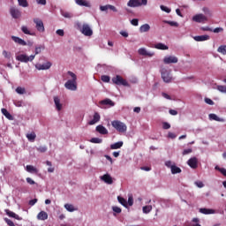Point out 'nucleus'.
<instances>
[{
    "label": "nucleus",
    "mask_w": 226,
    "mask_h": 226,
    "mask_svg": "<svg viewBox=\"0 0 226 226\" xmlns=\"http://www.w3.org/2000/svg\"><path fill=\"white\" fill-rule=\"evenodd\" d=\"M191 153H193V150L192 148L185 149L182 153L183 156H186V154H190Z\"/></svg>",
    "instance_id": "09e8293b"
},
{
    "label": "nucleus",
    "mask_w": 226,
    "mask_h": 226,
    "mask_svg": "<svg viewBox=\"0 0 226 226\" xmlns=\"http://www.w3.org/2000/svg\"><path fill=\"white\" fill-rule=\"evenodd\" d=\"M37 218L39 220H42L45 221L49 218V214H47V212L45 211H41L38 215H37Z\"/></svg>",
    "instance_id": "cd10ccee"
},
{
    "label": "nucleus",
    "mask_w": 226,
    "mask_h": 226,
    "mask_svg": "<svg viewBox=\"0 0 226 226\" xmlns=\"http://www.w3.org/2000/svg\"><path fill=\"white\" fill-rule=\"evenodd\" d=\"M178 59L177 56H168L163 58L164 64H171L177 63Z\"/></svg>",
    "instance_id": "4468645a"
},
{
    "label": "nucleus",
    "mask_w": 226,
    "mask_h": 226,
    "mask_svg": "<svg viewBox=\"0 0 226 226\" xmlns=\"http://www.w3.org/2000/svg\"><path fill=\"white\" fill-rule=\"evenodd\" d=\"M101 181H103L106 185H112L114 183V180L110 174L106 173L103 176L100 177Z\"/></svg>",
    "instance_id": "ddd939ff"
},
{
    "label": "nucleus",
    "mask_w": 226,
    "mask_h": 226,
    "mask_svg": "<svg viewBox=\"0 0 226 226\" xmlns=\"http://www.w3.org/2000/svg\"><path fill=\"white\" fill-rule=\"evenodd\" d=\"M109 10H111V11H114L115 13H117V8L112 4H109Z\"/></svg>",
    "instance_id": "bf43d9fd"
},
{
    "label": "nucleus",
    "mask_w": 226,
    "mask_h": 226,
    "mask_svg": "<svg viewBox=\"0 0 226 226\" xmlns=\"http://www.w3.org/2000/svg\"><path fill=\"white\" fill-rule=\"evenodd\" d=\"M117 200H118L119 204L124 206V207H128V201H126V200H124V198L118 196Z\"/></svg>",
    "instance_id": "c9c22d12"
},
{
    "label": "nucleus",
    "mask_w": 226,
    "mask_h": 226,
    "mask_svg": "<svg viewBox=\"0 0 226 226\" xmlns=\"http://www.w3.org/2000/svg\"><path fill=\"white\" fill-rule=\"evenodd\" d=\"M64 207L69 213H73V211L77 210L73 205L68 203L64 205Z\"/></svg>",
    "instance_id": "4c0bfd02"
},
{
    "label": "nucleus",
    "mask_w": 226,
    "mask_h": 226,
    "mask_svg": "<svg viewBox=\"0 0 226 226\" xmlns=\"http://www.w3.org/2000/svg\"><path fill=\"white\" fill-rule=\"evenodd\" d=\"M192 21L198 24H204V22H207V17L202 13L196 14L192 17Z\"/></svg>",
    "instance_id": "9d476101"
},
{
    "label": "nucleus",
    "mask_w": 226,
    "mask_h": 226,
    "mask_svg": "<svg viewBox=\"0 0 226 226\" xmlns=\"http://www.w3.org/2000/svg\"><path fill=\"white\" fill-rule=\"evenodd\" d=\"M200 29H201V31H210V33L213 32V28H211L209 26H201Z\"/></svg>",
    "instance_id": "680f3d73"
},
{
    "label": "nucleus",
    "mask_w": 226,
    "mask_h": 226,
    "mask_svg": "<svg viewBox=\"0 0 226 226\" xmlns=\"http://www.w3.org/2000/svg\"><path fill=\"white\" fill-rule=\"evenodd\" d=\"M208 119L210 121H217L218 123H224L225 119L220 118V117L216 116V114L211 113L208 115Z\"/></svg>",
    "instance_id": "4be33fe9"
},
{
    "label": "nucleus",
    "mask_w": 226,
    "mask_h": 226,
    "mask_svg": "<svg viewBox=\"0 0 226 226\" xmlns=\"http://www.w3.org/2000/svg\"><path fill=\"white\" fill-rule=\"evenodd\" d=\"M217 52L219 54H222V56H226V45H221L217 49Z\"/></svg>",
    "instance_id": "e433bc0d"
},
{
    "label": "nucleus",
    "mask_w": 226,
    "mask_h": 226,
    "mask_svg": "<svg viewBox=\"0 0 226 226\" xmlns=\"http://www.w3.org/2000/svg\"><path fill=\"white\" fill-rule=\"evenodd\" d=\"M123 141H118L110 145V149H121L123 146Z\"/></svg>",
    "instance_id": "473e14b6"
},
{
    "label": "nucleus",
    "mask_w": 226,
    "mask_h": 226,
    "mask_svg": "<svg viewBox=\"0 0 226 226\" xmlns=\"http://www.w3.org/2000/svg\"><path fill=\"white\" fill-rule=\"evenodd\" d=\"M217 89H218V91H220V93H224L226 94V87L225 86H218Z\"/></svg>",
    "instance_id": "3c124183"
},
{
    "label": "nucleus",
    "mask_w": 226,
    "mask_h": 226,
    "mask_svg": "<svg viewBox=\"0 0 226 226\" xmlns=\"http://www.w3.org/2000/svg\"><path fill=\"white\" fill-rule=\"evenodd\" d=\"M202 11L205 13V15H207V17H213V11L209 10L207 7H203Z\"/></svg>",
    "instance_id": "79ce46f5"
},
{
    "label": "nucleus",
    "mask_w": 226,
    "mask_h": 226,
    "mask_svg": "<svg viewBox=\"0 0 226 226\" xmlns=\"http://www.w3.org/2000/svg\"><path fill=\"white\" fill-rule=\"evenodd\" d=\"M112 211L114 213H116L117 215H120L122 210H121V207H112Z\"/></svg>",
    "instance_id": "de8ad7c7"
},
{
    "label": "nucleus",
    "mask_w": 226,
    "mask_h": 226,
    "mask_svg": "<svg viewBox=\"0 0 226 226\" xmlns=\"http://www.w3.org/2000/svg\"><path fill=\"white\" fill-rule=\"evenodd\" d=\"M132 26H139V19H133L131 20Z\"/></svg>",
    "instance_id": "e2e57ef3"
},
{
    "label": "nucleus",
    "mask_w": 226,
    "mask_h": 226,
    "mask_svg": "<svg viewBox=\"0 0 226 226\" xmlns=\"http://www.w3.org/2000/svg\"><path fill=\"white\" fill-rule=\"evenodd\" d=\"M212 33H223V28L222 27H216L215 29H212Z\"/></svg>",
    "instance_id": "6e6d98bb"
},
{
    "label": "nucleus",
    "mask_w": 226,
    "mask_h": 226,
    "mask_svg": "<svg viewBox=\"0 0 226 226\" xmlns=\"http://www.w3.org/2000/svg\"><path fill=\"white\" fill-rule=\"evenodd\" d=\"M26 170L29 172V174H38V169L33 165H26Z\"/></svg>",
    "instance_id": "393cba45"
},
{
    "label": "nucleus",
    "mask_w": 226,
    "mask_h": 226,
    "mask_svg": "<svg viewBox=\"0 0 226 226\" xmlns=\"http://www.w3.org/2000/svg\"><path fill=\"white\" fill-rule=\"evenodd\" d=\"M39 153H47V146H41L36 148Z\"/></svg>",
    "instance_id": "a18cd8bd"
},
{
    "label": "nucleus",
    "mask_w": 226,
    "mask_h": 226,
    "mask_svg": "<svg viewBox=\"0 0 226 226\" xmlns=\"http://www.w3.org/2000/svg\"><path fill=\"white\" fill-rule=\"evenodd\" d=\"M100 119H102L100 113L94 112L93 118L88 122V124L90 126H93V124H96V123H100Z\"/></svg>",
    "instance_id": "dca6fc26"
},
{
    "label": "nucleus",
    "mask_w": 226,
    "mask_h": 226,
    "mask_svg": "<svg viewBox=\"0 0 226 226\" xmlns=\"http://www.w3.org/2000/svg\"><path fill=\"white\" fill-rule=\"evenodd\" d=\"M34 57H36V55H31L30 56H27L26 54H21L16 56L17 61H20V63H29L34 61Z\"/></svg>",
    "instance_id": "6e6552de"
},
{
    "label": "nucleus",
    "mask_w": 226,
    "mask_h": 226,
    "mask_svg": "<svg viewBox=\"0 0 226 226\" xmlns=\"http://www.w3.org/2000/svg\"><path fill=\"white\" fill-rule=\"evenodd\" d=\"M161 77L166 84H170L174 80L172 77V70L169 67H161L160 70Z\"/></svg>",
    "instance_id": "7ed1b4c3"
},
{
    "label": "nucleus",
    "mask_w": 226,
    "mask_h": 226,
    "mask_svg": "<svg viewBox=\"0 0 226 226\" xmlns=\"http://www.w3.org/2000/svg\"><path fill=\"white\" fill-rule=\"evenodd\" d=\"M205 103H207V105H215V102H213V100L209 98H205Z\"/></svg>",
    "instance_id": "4d7b16f0"
},
{
    "label": "nucleus",
    "mask_w": 226,
    "mask_h": 226,
    "mask_svg": "<svg viewBox=\"0 0 226 226\" xmlns=\"http://www.w3.org/2000/svg\"><path fill=\"white\" fill-rule=\"evenodd\" d=\"M100 10H101V11H107V10H109V4L101 5Z\"/></svg>",
    "instance_id": "052dcab7"
},
{
    "label": "nucleus",
    "mask_w": 226,
    "mask_h": 226,
    "mask_svg": "<svg viewBox=\"0 0 226 226\" xmlns=\"http://www.w3.org/2000/svg\"><path fill=\"white\" fill-rule=\"evenodd\" d=\"M162 128H163V130H170V124H169L168 122H163L162 123Z\"/></svg>",
    "instance_id": "5fc2aeb1"
},
{
    "label": "nucleus",
    "mask_w": 226,
    "mask_h": 226,
    "mask_svg": "<svg viewBox=\"0 0 226 226\" xmlns=\"http://www.w3.org/2000/svg\"><path fill=\"white\" fill-rule=\"evenodd\" d=\"M101 80H102V82H110V77L107 75H102L101 77Z\"/></svg>",
    "instance_id": "49530a36"
},
{
    "label": "nucleus",
    "mask_w": 226,
    "mask_h": 226,
    "mask_svg": "<svg viewBox=\"0 0 226 226\" xmlns=\"http://www.w3.org/2000/svg\"><path fill=\"white\" fill-rule=\"evenodd\" d=\"M164 24H169V26H171V27H179V23L176 21H169V20H164Z\"/></svg>",
    "instance_id": "a19ab883"
},
{
    "label": "nucleus",
    "mask_w": 226,
    "mask_h": 226,
    "mask_svg": "<svg viewBox=\"0 0 226 226\" xmlns=\"http://www.w3.org/2000/svg\"><path fill=\"white\" fill-rule=\"evenodd\" d=\"M161 10L166 13H170V9L165 5H161Z\"/></svg>",
    "instance_id": "603ef678"
},
{
    "label": "nucleus",
    "mask_w": 226,
    "mask_h": 226,
    "mask_svg": "<svg viewBox=\"0 0 226 226\" xmlns=\"http://www.w3.org/2000/svg\"><path fill=\"white\" fill-rule=\"evenodd\" d=\"M67 75H70L71 79L64 83L65 89H68V91H77V74L69 71Z\"/></svg>",
    "instance_id": "f03ea898"
},
{
    "label": "nucleus",
    "mask_w": 226,
    "mask_h": 226,
    "mask_svg": "<svg viewBox=\"0 0 226 226\" xmlns=\"http://www.w3.org/2000/svg\"><path fill=\"white\" fill-rule=\"evenodd\" d=\"M26 183H28V185H36V182H34L31 177H26Z\"/></svg>",
    "instance_id": "338daca9"
},
{
    "label": "nucleus",
    "mask_w": 226,
    "mask_h": 226,
    "mask_svg": "<svg viewBox=\"0 0 226 226\" xmlns=\"http://www.w3.org/2000/svg\"><path fill=\"white\" fill-rule=\"evenodd\" d=\"M52 66V63L46 62L44 64H37L35 65L36 70L41 71V70H50V67Z\"/></svg>",
    "instance_id": "2eb2a0df"
},
{
    "label": "nucleus",
    "mask_w": 226,
    "mask_h": 226,
    "mask_svg": "<svg viewBox=\"0 0 226 226\" xmlns=\"http://www.w3.org/2000/svg\"><path fill=\"white\" fill-rule=\"evenodd\" d=\"M139 56H144L145 57H153L154 52L147 50L146 48H139L138 49Z\"/></svg>",
    "instance_id": "9b49d317"
},
{
    "label": "nucleus",
    "mask_w": 226,
    "mask_h": 226,
    "mask_svg": "<svg viewBox=\"0 0 226 226\" xmlns=\"http://www.w3.org/2000/svg\"><path fill=\"white\" fill-rule=\"evenodd\" d=\"M95 131L98 132L101 135H107L109 134V130L105 128V126L99 124L96 126Z\"/></svg>",
    "instance_id": "aec40b11"
},
{
    "label": "nucleus",
    "mask_w": 226,
    "mask_h": 226,
    "mask_svg": "<svg viewBox=\"0 0 226 226\" xmlns=\"http://www.w3.org/2000/svg\"><path fill=\"white\" fill-rule=\"evenodd\" d=\"M199 212L201 213V215H216V210L213 208H200Z\"/></svg>",
    "instance_id": "6ab92c4d"
},
{
    "label": "nucleus",
    "mask_w": 226,
    "mask_h": 226,
    "mask_svg": "<svg viewBox=\"0 0 226 226\" xmlns=\"http://www.w3.org/2000/svg\"><path fill=\"white\" fill-rule=\"evenodd\" d=\"M75 3L78 6H84L85 8H91L93 6L88 0H75Z\"/></svg>",
    "instance_id": "f3484780"
},
{
    "label": "nucleus",
    "mask_w": 226,
    "mask_h": 226,
    "mask_svg": "<svg viewBox=\"0 0 226 226\" xmlns=\"http://www.w3.org/2000/svg\"><path fill=\"white\" fill-rule=\"evenodd\" d=\"M10 14L12 17V19H20V17H22V12L17 7H11Z\"/></svg>",
    "instance_id": "f8f14e48"
},
{
    "label": "nucleus",
    "mask_w": 226,
    "mask_h": 226,
    "mask_svg": "<svg viewBox=\"0 0 226 226\" xmlns=\"http://www.w3.org/2000/svg\"><path fill=\"white\" fill-rule=\"evenodd\" d=\"M33 20L35 24V29L39 33H45V25H43V20H41L40 18H35Z\"/></svg>",
    "instance_id": "1a4fd4ad"
},
{
    "label": "nucleus",
    "mask_w": 226,
    "mask_h": 226,
    "mask_svg": "<svg viewBox=\"0 0 226 226\" xmlns=\"http://www.w3.org/2000/svg\"><path fill=\"white\" fill-rule=\"evenodd\" d=\"M154 49H157L158 50H169V46H167L162 42H159L154 45Z\"/></svg>",
    "instance_id": "c85d7f7f"
},
{
    "label": "nucleus",
    "mask_w": 226,
    "mask_h": 226,
    "mask_svg": "<svg viewBox=\"0 0 226 226\" xmlns=\"http://www.w3.org/2000/svg\"><path fill=\"white\" fill-rule=\"evenodd\" d=\"M26 137L29 142H34V140H36V132H28L26 133Z\"/></svg>",
    "instance_id": "a878e982"
},
{
    "label": "nucleus",
    "mask_w": 226,
    "mask_h": 226,
    "mask_svg": "<svg viewBox=\"0 0 226 226\" xmlns=\"http://www.w3.org/2000/svg\"><path fill=\"white\" fill-rule=\"evenodd\" d=\"M90 142L92 144H102V142H103V139H100V138H92L90 139Z\"/></svg>",
    "instance_id": "37998d69"
},
{
    "label": "nucleus",
    "mask_w": 226,
    "mask_h": 226,
    "mask_svg": "<svg viewBox=\"0 0 226 226\" xmlns=\"http://www.w3.org/2000/svg\"><path fill=\"white\" fill-rule=\"evenodd\" d=\"M19 6H21L22 8H27L29 6V3H27V0H18Z\"/></svg>",
    "instance_id": "ea45409f"
},
{
    "label": "nucleus",
    "mask_w": 226,
    "mask_h": 226,
    "mask_svg": "<svg viewBox=\"0 0 226 226\" xmlns=\"http://www.w3.org/2000/svg\"><path fill=\"white\" fill-rule=\"evenodd\" d=\"M129 8H139L140 6H147V0H129L127 3Z\"/></svg>",
    "instance_id": "423d86ee"
},
{
    "label": "nucleus",
    "mask_w": 226,
    "mask_h": 226,
    "mask_svg": "<svg viewBox=\"0 0 226 226\" xmlns=\"http://www.w3.org/2000/svg\"><path fill=\"white\" fill-rule=\"evenodd\" d=\"M11 40H13L15 43H18L19 45H22V47H26V45H27V42H26V41H24L23 39H20V37L12 35Z\"/></svg>",
    "instance_id": "412c9836"
},
{
    "label": "nucleus",
    "mask_w": 226,
    "mask_h": 226,
    "mask_svg": "<svg viewBox=\"0 0 226 226\" xmlns=\"http://www.w3.org/2000/svg\"><path fill=\"white\" fill-rule=\"evenodd\" d=\"M38 54H41V46L35 47V56H38Z\"/></svg>",
    "instance_id": "69168bd1"
},
{
    "label": "nucleus",
    "mask_w": 226,
    "mask_h": 226,
    "mask_svg": "<svg viewBox=\"0 0 226 226\" xmlns=\"http://www.w3.org/2000/svg\"><path fill=\"white\" fill-rule=\"evenodd\" d=\"M150 29L151 26H149V24H144L139 27V33H148Z\"/></svg>",
    "instance_id": "c756f323"
},
{
    "label": "nucleus",
    "mask_w": 226,
    "mask_h": 226,
    "mask_svg": "<svg viewBox=\"0 0 226 226\" xmlns=\"http://www.w3.org/2000/svg\"><path fill=\"white\" fill-rule=\"evenodd\" d=\"M187 164L189 165V167H191V169H197L199 165V161L197 160V157H192L187 161Z\"/></svg>",
    "instance_id": "a211bd4d"
},
{
    "label": "nucleus",
    "mask_w": 226,
    "mask_h": 226,
    "mask_svg": "<svg viewBox=\"0 0 226 226\" xmlns=\"http://www.w3.org/2000/svg\"><path fill=\"white\" fill-rule=\"evenodd\" d=\"M165 167H167L168 169H170V172L173 175L176 174H181V172H183V170H181V168L177 167L176 165V162H172V161H166L164 163Z\"/></svg>",
    "instance_id": "39448f33"
},
{
    "label": "nucleus",
    "mask_w": 226,
    "mask_h": 226,
    "mask_svg": "<svg viewBox=\"0 0 226 226\" xmlns=\"http://www.w3.org/2000/svg\"><path fill=\"white\" fill-rule=\"evenodd\" d=\"M127 206H133V196L128 197Z\"/></svg>",
    "instance_id": "864d4df0"
},
{
    "label": "nucleus",
    "mask_w": 226,
    "mask_h": 226,
    "mask_svg": "<svg viewBox=\"0 0 226 226\" xmlns=\"http://www.w3.org/2000/svg\"><path fill=\"white\" fill-rule=\"evenodd\" d=\"M6 215L10 216V218H15V220H22L19 215L15 214L14 212H11L10 210H6Z\"/></svg>",
    "instance_id": "7c9ffc66"
},
{
    "label": "nucleus",
    "mask_w": 226,
    "mask_h": 226,
    "mask_svg": "<svg viewBox=\"0 0 226 226\" xmlns=\"http://www.w3.org/2000/svg\"><path fill=\"white\" fill-rule=\"evenodd\" d=\"M113 84H116L117 86H124V87H130V84L126 79H123V77L117 75L112 78Z\"/></svg>",
    "instance_id": "0eeeda50"
},
{
    "label": "nucleus",
    "mask_w": 226,
    "mask_h": 226,
    "mask_svg": "<svg viewBox=\"0 0 226 226\" xmlns=\"http://www.w3.org/2000/svg\"><path fill=\"white\" fill-rule=\"evenodd\" d=\"M195 186H197L198 188H204V183H202V181H195L194 182Z\"/></svg>",
    "instance_id": "8fccbe9b"
},
{
    "label": "nucleus",
    "mask_w": 226,
    "mask_h": 226,
    "mask_svg": "<svg viewBox=\"0 0 226 226\" xmlns=\"http://www.w3.org/2000/svg\"><path fill=\"white\" fill-rule=\"evenodd\" d=\"M60 13L64 19H73V13L72 12L61 11Z\"/></svg>",
    "instance_id": "72a5a7b5"
},
{
    "label": "nucleus",
    "mask_w": 226,
    "mask_h": 226,
    "mask_svg": "<svg viewBox=\"0 0 226 226\" xmlns=\"http://www.w3.org/2000/svg\"><path fill=\"white\" fill-rule=\"evenodd\" d=\"M56 33L58 34V36H64V30L63 29H58Z\"/></svg>",
    "instance_id": "0e129e2a"
},
{
    "label": "nucleus",
    "mask_w": 226,
    "mask_h": 226,
    "mask_svg": "<svg viewBox=\"0 0 226 226\" xmlns=\"http://www.w3.org/2000/svg\"><path fill=\"white\" fill-rule=\"evenodd\" d=\"M16 93L18 94H26V88L25 87H18L16 88Z\"/></svg>",
    "instance_id": "c03bdc74"
},
{
    "label": "nucleus",
    "mask_w": 226,
    "mask_h": 226,
    "mask_svg": "<svg viewBox=\"0 0 226 226\" xmlns=\"http://www.w3.org/2000/svg\"><path fill=\"white\" fill-rule=\"evenodd\" d=\"M54 103H55V107H56V110H58V112L63 109V104L61 103V99H59V97H57V96L54 97Z\"/></svg>",
    "instance_id": "5701e85b"
},
{
    "label": "nucleus",
    "mask_w": 226,
    "mask_h": 226,
    "mask_svg": "<svg viewBox=\"0 0 226 226\" xmlns=\"http://www.w3.org/2000/svg\"><path fill=\"white\" fill-rule=\"evenodd\" d=\"M3 56H4L6 59H10V57H11L10 52H8V51H6V50H4V51H3Z\"/></svg>",
    "instance_id": "13d9d810"
},
{
    "label": "nucleus",
    "mask_w": 226,
    "mask_h": 226,
    "mask_svg": "<svg viewBox=\"0 0 226 226\" xmlns=\"http://www.w3.org/2000/svg\"><path fill=\"white\" fill-rule=\"evenodd\" d=\"M120 34H121V36H123L124 38H128V36H129V34H128V32H126V31H120Z\"/></svg>",
    "instance_id": "774afa93"
},
{
    "label": "nucleus",
    "mask_w": 226,
    "mask_h": 226,
    "mask_svg": "<svg viewBox=\"0 0 226 226\" xmlns=\"http://www.w3.org/2000/svg\"><path fill=\"white\" fill-rule=\"evenodd\" d=\"M142 211L145 215H149V212L153 211V206L151 205L145 206L143 207Z\"/></svg>",
    "instance_id": "58836bf2"
},
{
    "label": "nucleus",
    "mask_w": 226,
    "mask_h": 226,
    "mask_svg": "<svg viewBox=\"0 0 226 226\" xmlns=\"http://www.w3.org/2000/svg\"><path fill=\"white\" fill-rule=\"evenodd\" d=\"M111 126L117 130V132H119L120 133H124L126 130H128V127L126 126V124L119 121V120H114L111 122Z\"/></svg>",
    "instance_id": "20e7f679"
},
{
    "label": "nucleus",
    "mask_w": 226,
    "mask_h": 226,
    "mask_svg": "<svg viewBox=\"0 0 226 226\" xmlns=\"http://www.w3.org/2000/svg\"><path fill=\"white\" fill-rule=\"evenodd\" d=\"M2 114H4V116L9 119L10 121H13V116H11V114H10V112H8V110L6 109H2Z\"/></svg>",
    "instance_id": "2f4dec72"
},
{
    "label": "nucleus",
    "mask_w": 226,
    "mask_h": 226,
    "mask_svg": "<svg viewBox=\"0 0 226 226\" xmlns=\"http://www.w3.org/2000/svg\"><path fill=\"white\" fill-rule=\"evenodd\" d=\"M100 105H109V107H114L116 103H114V102H112L110 99H104L100 102Z\"/></svg>",
    "instance_id": "bb28decb"
},
{
    "label": "nucleus",
    "mask_w": 226,
    "mask_h": 226,
    "mask_svg": "<svg viewBox=\"0 0 226 226\" xmlns=\"http://www.w3.org/2000/svg\"><path fill=\"white\" fill-rule=\"evenodd\" d=\"M21 31L22 33H24V34H29L30 36H34V33H31V31H29V28L26 26H21Z\"/></svg>",
    "instance_id": "f704fd0d"
},
{
    "label": "nucleus",
    "mask_w": 226,
    "mask_h": 226,
    "mask_svg": "<svg viewBox=\"0 0 226 226\" xmlns=\"http://www.w3.org/2000/svg\"><path fill=\"white\" fill-rule=\"evenodd\" d=\"M74 27L78 31L81 33V34H84V36H91L93 34V28H91V26L87 23H80V21H76L74 23Z\"/></svg>",
    "instance_id": "f257e3e1"
},
{
    "label": "nucleus",
    "mask_w": 226,
    "mask_h": 226,
    "mask_svg": "<svg viewBox=\"0 0 226 226\" xmlns=\"http://www.w3.org/2000/svg\"><path fill=\"white\" fill-rule=\"evenodd\" d=\"M209 39V35H196L193 37V40L195 41H207V40Z\"/></svg>",
    "instance_id": "b1692460"
}]
</instances>
